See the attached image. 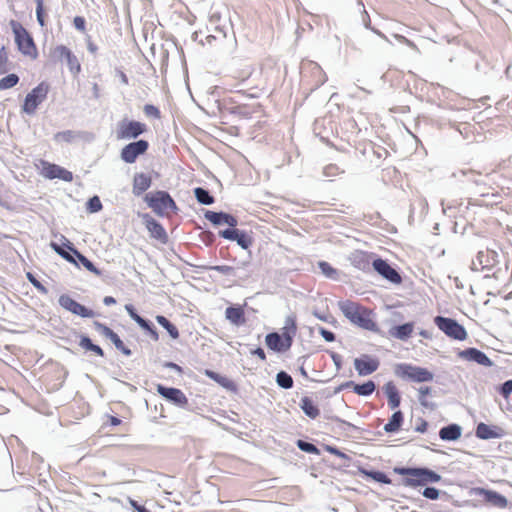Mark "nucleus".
<instances>
[{
	"label": "nucleus",
	"mask_w": 512,
	"mask_h": 512,
	"mask_svg": "<svg viewBox=\"0 0 512 512\" xmlns=\"http://www.w3.org/2000/svg\"><path fill=\"white\" fill-rule=\"evenodd\" d=\"M143 111H144L145 115L148 117H153V118L158 119L161 116L160 110L152 104H146L144 106Z\"/></svg>",
	"instance_id": "obj_64"
},
{
	"label": "nucleus",
	"mask_w": 512,
	"mask_h": 512,
	"mask_svg": "<svg viewBox=\"0 0 512 512\" xmlns=\"http://www.w3.org/2000/svg\"><path fill=\"white\" fill-rule=\"evenodd\" d=\"M225 214L226 212L223 211H211L207 210L204 214V217L210 221L215 226H220L225 224Z\"/></svg>",
	"instance_id": "obj_46"
},
{
	"label": "nucleus",
	"mask_w": 512,
	"mask_h": 512,
	"mask_svg": "<svg viewBox=\"0 0 512 512\" xmlns=\"http://www.w3.org/2000/svg\"><path fill=\"white\" fill-rule=\"evenodd\" d=\"M475 435L479 439L489 440L503 437L504 431L498 426H490L481 422L476 427Z\"/></svg>",
	"instance_id": "obj_22"
},
{
	"label": "nucleus",
	"mask_w": 512,
	"mask_h": 512,
	"mask_svg": "<svg viewBox=\"0 0 512 512\" xmlns=\"http://www.w3.org/2000/svg\"><path fill=\"white\" fill-rule=\"evenodd\" d=\"M58 303L63 309L82 318H93L96 316V313L92 309L78 303L68 294L60 295Z\"/></svg>",
	"instance_id": "obj_10"
},
{
	"label": "nucleus",
	"mask_w": 512,
	"mask_h": 512,
	"mask_svg": "<svg viewBox=\"0 0 512 512\" xmlns=\"http://www.w3.org/2000/svg\"><path fill=\"white\" fill-rule=\"evenodd\" d=\"M210 30L213 31L212 34L207 35L206 41L208 44L212 43V40L224 39L227 35V25L224 23H217L214 25H209Z\"/></svg>",
	"instance_id": "obj_36"
},
{
	"label": "nucleus",
	"mask_w": 512,
	"mask_h": 512,
	"mask_svg": "<svg viewBox=\"0 0 512 512\" xmlns=\"http://www.w3.org/2000/svg\"><path fill=\"white\" fill-rule=\"evenodd\" d=\"M138 215L142 219L151 238L158 240L162 244L168 242V235L160 222L154 219L149 213H139Z\"/></svg>",
	"instance_id": "obj_11"
},
{
	"label": "nucleus",
	"mask_w": 512,
	"mask_h": 512,
	"mask_svg": "<svg viewBox=\"0 0 512 512\" xmlns=\"http://www.w3.org/2000/svg\"><path fill=\"white\" fill-rule=\"evenodd\" d=\"M343 172L344 171L341 170L336 164H329V165L325 166L323 169V175L325 177H334Z\"/></svg>",
	"instance_id": "obj_62"
},
{
	"label": "nucleus",
	"mask_w": 512,
	"mask_h": 512,
	"mask_svg": "<svg viewBox=\"0 0 512 512\" xmlns=\"http://www.w3.org/2000/svg\"><path fill=\"white\" fill-rule=\"evenodd\" d=\"M499 394L507 399L512 393V379L506 380L502 384H500L497 388Z\"/></svg>",
	"instance_id": "obj_60"
},
{
	"label": "nucleus",
	"mask_w": 512,
	"mask_h": 512,
	"mask_svg": "<svg viewBox=\"0 0 512 512\" xmlns=\"http://www.w3.org/2000/svg\"><path fill=\"white\" fill-rule=\"evenodd\" d=\"M265 343L270 350L277 353L286 352L292 346V343L286 342L278 332L268 333L265 337Z\"/></svg>",
	"instance_id": "obj_20"
},
{
	"label": "nucleus",
	"mask_w": 512,
	"mask_h": 512,
	"mask_svg": "<svg viewBox=\"0 0 512 512\" xmlns=\"http://www.w3.org/2000/svg\"><path fill=\"white\" fill-rule=\"evenodd\" d=\"M434 323L439 330L454 340L463 341L467 338V331L464 326L453 318L436 316Z\"/></svg>",
	"instance_id": "obj_7"
},
{
	"label": "nucleus",
	"mask_w": 512,
	"mask_h": 512,
	"mask_svg": "<svg viewBox=\"0 0 512 512\" xmlns=\"http://www.w3.org/2000/svg\"><path fill=\"white\" fill-rule=\"evenodd\" d=\"M351 264L359 270L367 271L370 269L372 265L370 261V256L362 251H356L350 256Z\"/></svg>",
	"instance_id": "obj_28"
},
{
	"label": "nucleus",
	"mask_w": 512,
	"mask_h": 512,
	"mask_svg": "<svg viewBox=\"0 0 512 512\" xmlns=\"http://www.w3.org/2000/svg\"><path fill=\"white\" fill-rule=\"evenodd\" d=\"M62 238L67 241L66 247L70 249V251L73 252L75 255V259L79 265H82L85 267L89 272L93 273L96 276H101L102 272L100 269H98L92 261H90L85 255H83L68 239H66L64 236Z\"/></svg>",
	"instance_id": "obj_21"
},
{
	"label": "nucleus",
	"mask_w": 512,
	"mask_h": 512,
	"mask_svg": "<svg viewBox=\"0 0 512 512\" xmlns=\"http://www.w3.org/2000/svg\"><path fill=\"white\" fill-rule=\"evenodd\" d=\"M380 365L377 358H373L369 355H363L360 358L354 360V367L360 376H367L374 373Z\"/></svg>",
	"instance_id": "obj_19"
},
{
	"label": "nucleus",
	"mask_w": 512,
	"mask_h": 512,
	"mask_svg": "<svg viewBox=\"0 0 512 512\" xmlns=\"http://www.w3.org/2000/svg\"><path fill=\"white\" fill-rule=\"evenodd\" d=\"M225 317L235 326H242L246 323L245 312L240 305H231L225 310Z\"/></svg>",
	"instance_id": "obj_25"
},
{
	"label": "nucleus",
	"mask_w": 512,
	"mask_h": 512,
	"mask_svg": "<svg viewBox=\"0 0 512 512\" xmlns=\"http://www.w3.org/2000/svg\"><path fill=\"white\" fill-rule=\"evenodd\" d=\"M67 245V242L63 244V246H60L59 244L55 243V242H51L50 246L51 248L57 253L59 254L62 258H64L66 261L70 262V263H73L75 264L76 266H78V263L75 259V255L73 254L72 251H70V249H68L66 247Z\"/></svg>",
	"instance_id": "obj_38"
},
{
	"label": "nucleus",
	"mask_w": 512,
	"mask_h": 512,
	"mask_svg": "<svg viewBox=\"0 0 512 512\" xmlns=\"http://www.w3.org/2000/svg\"><path fill=\"white\" fill-rule=\"evenodd\" d=\"M26 277L28 281L43 295L48 294V289L35 277L31 272H27Z\"/></svg>",
	"instance_id": "obj_55"
},
{
	"label": "nucleus",
	"mask_w": 512,
	"mask_h": 512,
	"mask_svg": "<svg viewBox=\"0 0 512 512\" xmlns=\"http://www.w3.org/2000/svg\"><path fill=\"white\" fill-rule=\"evenodd\" d=\"M441 491L435 487L427 486L423 489L422 495L429 500H437Z\"/></svg>",
	"instance_id": "obj_61"
},
{
	"label": "nucleus",
	"mask_w": 512,
	"mask_h": 512,
	"mask_svg": "<svg viewBox=\"0 0 512 512\" xmlns=\"http://www.w3.org/2000/svg\"><path fill=\"white\" fill-rule=\"evenodd\" d=\"M393 472L403 476L401 485L411 488L437 483L442 479L440 474L427 467L396 466L393 468Z\"/></svg>",
	"instance_id": "obj_1"
},
{
	"label": "nucleus",
	"mask_w": 512,
	"mask_h": 512,
	"mask_svg": "<svg viewBox=\"0 0 512 512\" xmlns=\"http://www.w3.org/2000/svg\"><path fill=\"white\" fill-rule=\"evenodd\" d=\"M157 323L162 326L170 335L172 339H178L179 338V330L178 328L165 316L163 315H157L156 316Z\"/></svg>",
	"instance_id": "obj_41"
},
{
	"label": "nucleus",
	"mask_w": 512,
	"mask_h": 512,
	"mask_svg": "<svg viewBox=\"0 0 512 512\" xmlns=\"http://www.w3.org/2000/svg\"><path fill=\"white\" fill-rule=\"evenodd\" d=\"M149 149V142L145 139L133 141L125 145L120 153L121 159L128 164L135 163L140 155H143Z\"/></svg>",
	"instance_id": "obj_9"
},
{
	"label": "nucleus",
	"mask_w": 512,
	"mask_h": 512,
	"mask_svg": "<svg viewBox=\"0 0 512 512\" xmlns=\"http://www.w3.org/2000/svg\"><path fill=\"white\" fill-rule=\"evenodd\" d=\"M102 208H103L102 202L97 195L89 198L86 203V209L90 213H97V212L101 211Z\"/></svg>",
	"instance_id": "obj_51"
},
{
	"label": "nucleus",
	"mask_w": 512,
	"mask_h": 512,
	"mask_svg": "<svg viewBox=\"0 0 512 512\" xmlns=\"http://www.w3.org/2000/svg\"><path fill=\"white\" fill-rule=\"evenodd\" d=\"M10 26L14 33L15 43L18 50L25 56L36 58L37 48L33 37L29 34V32L23 27L21 23L16 20H11Z\"/></svg>",
	"instance_id": "obj_5"
},
{
	"label": "nucleus",
	"mask_w": 512,
	"mask_h": 512,
	"mask_svg": "<svg viewBox=\"0 0 512 512\" xmlns=\"http://www.w3.org/2000/svg\"><path fill=\"white\" fill-rule=\"evenodd\" d=\"M458 357L470 362H475L484 367H491L493 365L492 360L481 350L470 347L464 350H460L457 353Z\"/></svg>",
	"instance_id": "obj_17"
},
{
	"label": "nucleus",
	"mask_w": 512,
	"mask_h": 512,
	"mask_svg": "<svg viewBox=\"0 0 512 512\" xmlns=\"http://www.w3.org/2000/svg\"><path fill=\"white\" fill-rule=\"evenodd\" d=\"M362 22L366 29L371 30L374 34H376L377 36H379L380 38H382L389 44H392V42L389 40V38L384 33H382L380 30H378L377 28H375L374 26L371 25L370 16L366 11H364V15L362 17Z\"/></svg>",
	"instance_id": "obj_47"
},
{
	"label": "nucleus",
	"mask_w": 512,
	"mask_h": 512,
	"mask_svg": "<svg viewBox=\"0 0 512 512\" xmlns=\"http://www.w3.org/2000/svg\"><path fill=\"white\" fill-rule=\"evenodd\" d=\"M140 327L146 331V333L151 337L152 340L158 341L159 340V334L155 327V325L148 319H146Z\"/></svg>",
	"instance_id": "obj_53"
},
{
	"label": "nucleus",
	"mask_w": 512,
	"mask_h": 512,
	"mask_svg": "<svg viewBox=\"0 0 512 512\" xmlns=\"http://www.w3.org/2000/svg\"><path fill=\"white\" fill-rule=\"evenodd\" d=\"M281 336H283L286 342L293 344V339L297 332V324L295 316H287L283 328L281 329Z\"/></svg>",
	"instance_id": "obj_31"
},
{
	"label": "nucleus",
	"mask_w": 512,
	"mask_h": 512,
	"mask_svg": "<svg viewBox=\"0 0 512 512\" xmlns=\"http://www.w3.org/2000/svg\"><path fill=\"white\" fill-rule=\"evenodd\" d=\"M252 67L251 66H246L244 69H242L241 71H235L234 74H233V77L236 78V79H239L241 80L242 82L249 79L251 74H252Z\"/></svg>",
	"instance_id": "obj_63"
},
{
	"label": "nucleus",
	"mask_w": 512,
	"mask_h": 512,
	"mask_svg": "<svg viewBox=\"0 0 512 512\" xmlns=\"http://www.w3.org/2000/svg\"><path fill=\"white\" fill-rule=\"evenodd\" d=\"M93 326L97 332L108 339L112 338V336L115 334V332L110 327L99 321H94Z\"/></svg>",
	"instance_id": "obj_54"
},
{
	"label": "nucleus",
	"mask_w": 512,
	"mask_h": 512,
	"mask_svg": "<svg viewBox=\"0 0 512 512\" xmlns=\"http://www.w3.org/2000/svg\"><path fill=\"white\" fill-rule=\"evenodd\" d=\"M84 132L74 130H64L54 134L53 139L55 142H66L72 143L77 139H81L84 136Z\"/></svg>",
	"instance_id": "obj_34"
},
{
	"label": "nucleus",
	"mask_w": 512,
	"mask_h": 512,
	"mask_svg": "<svg viewBox=\"0 0 512 512\" xmlns=\"http://www.w3.org/2000/svg\"><path fill=\"white\" fill-rule=\"evenodd\" d=\"M498 254L493 250L479 251L476 259L472 261V270H489L498 263Z\"/></svg>",
	"instance_id": "obj_16"
},
{
	"label": "nucleus",
	"mask_w": 512,
	"mask_h": 512,
	"mask_svg": "<svg viewBox=\"0 0 512 512\" xmlns=\"http://www.w3.org/2000/svg\"><path fill=\"white\" fill-rule=\"evenodd\" d=\"M307 65H308L311 73L316 78L315 84H314L312 90L317 89L318 87H320L327 81V76H326L325 72L322 70V68L317 63L309 62Z\"/></svg>",
	"instance_id": "obj_37"
},
{
	"label": "nucleus",
	"mask_w": 512,
	"mask_h": 512,
	"mask_svg": "<svg viewBox=\"0 0 512 512\" xmlns=\"http://www.w3.org/2000/svg\"><path fill=\"white\" fill-rule=\"evenodd\" d=\"M343 315L354 325L368 330L377 331V324L370 318V312L360 304L351 300H344L338 303Z\"/></svg>",
	"instance_id": "obj_2"
},
{
	"label": "nucleus",
	"mask_w": 512,
	"mask_h": 512,
	"mask_svg": "<svg viewBox=\"0 0 512 512\" xmlns=\"http://www.w3.org/2000/svg\"><path fill=\"white\" fill-rule=\"evenodd\" d=\"M146 131V124L136 120L124 119L118 124L117 138L126 140L136 139Z\"/></svg>",
	"instance_id": "obj_8"
},
{
	"label": "nucleus",
	"mask_w": 512,
	"mask_h": 512,
	"mask_svg": "<svg viewBox=\"0 0 512 512\" xmlns=\"http://www.w3.org/2000/svg\"><path fill=\"white\" fill-rule=\"evenodd\" d=\"M36 2V18L41 27L45 26V12L43 0H35Z\"/></svg>",
	"instance_id": "obj_57"
},
{
	"label": "nucleus",
	"mask_w": 512,
	"mask_h": 512,
	"mask_svg": "<svg viewBox=\"0 0 512 512\" xmlns=\"http://www.w3.org/2000/svg\"><path fill=\"white\" fill-rule=\"evenodd\" d=\"M318 267L321 270L322 274L325 275L329 279H337L338 277V271L333 268L328 262L326 261H319Z\"/></svg>",
	"instance_id": "obj_49"
},
{
	"label": "nucleus",
	"mask_w": 512,
	"mask_h": 512,
	"mask_svg": "<svg viewBox=\"0 0 512 512\" xmlns=\"http://www.w3.org/2000/svg\"><path fill=\"white\" fill-rule=\"evenodd\" d=\"M152 185V177L149 174L140 172L135 173L132 183V193L134 196H141Z\"/></svg>",
	"instance_id": "obj_23"
},
{
	"label": "nucleus",
	"mask_w": 512,
	"mask_h": 512,
	"mask_svg": "<svg viewBox=\"0 0 512 512\" xmlns=\"http://www.w3.org/2000/svg\"><path fill=\"white\" fill-rule=\"evenodd\" d=\"M296 445L303 452H306L309 454L320 455L319 448L311 442L299 439V440H297Z\"/></svg>",
	"instance_id": "obj_50"
},
{
	"label": "nucleus",
	"mask_w": 512,
	"mask_h": 512,
	"mask_svg": "<svg viewBox=\"0 0 512 512\" xmlns=\"http://www.w3.org/2000/svg\"><path fill=\"white\" fill-rule=\"evenodd\" d=\"M199 239L206 246H211L216 240V235L210 230H204L199 234Z\"/></svg>",
	"instance_id": "obj_58"
},
{
	"label": "nucleus",
	"mask_w": 512,
	"mask_h": 512,
	"mask_svg": "<svg viewBox=\"0 0 512 512\" xmlns=\"http://www.w3.org/2000/svg\"><path fill=\"white\" fill-rule=\"evenodd\" d=\"M325 450L328 451L329 453H331L333 455H336L339 458L343 459L345 461L343 463L344 467H348L349 466V461L351 460V458L347 454H345L344 452L339 450L337 447L331 446V445H326L325 446Z\"/></svg>",
	"instance_id": "obj_56"
},
{
	"label": "nucleus",
	"mask_w": 512,
	"mask_h": 512,
	"mask_svg": "<svg viewBox=\"0 0 512 512\" xmlns=\"http://www.w3.org/2000/svg\"><path fill=\"white\" fill-rule=\"evenodd\" d=\"M394 372L397 377L415 383L431 382L434 379V374L427 368L410 363L397 364Z\"/></svg>",
	"instance_id": "obj_4"
},
{
	"label": "nucleus",
	"mask_w": 512,
	"mask_h": 512,
	"mask_svg": "<svg viewBox=\"0 0 512 512\" xmlns=\"http://www.w3.org/2000/svg\"><path fill=\"white\" fill-rule=\"evenodd\" d=\"M218 235L226 240L235 241L244 250L249 249L253 244L252 236L245 230L223 229Z\"/></svg>",
	"instance_id": "obj_15"
},
{
	"label": "nucleus",
	"mask_w": 512,
	"mask_h": 512,
	"mask_svg": "<svg viewBox=\"0 0 512 512\" xmlns=\"http://www.w3.org/2000/svg\"><path fill=\"white\" fill-rule=\"evenodd\" d=\"M376 390V384L372 380H368L362 384H354L353 392L359 396H370Z\"/></svg>",
	"instance_id": "obj_43"
},
{
	"label": "nucleus",
	"mask_w": 512,
	"mask_h": 512,
	"mask_svg": "<svg viewBox=\"0 0 512 512\" xmlns=\"http://www.w3.org/2000/svg\"><path fill=\"white\" fill-rule=\"evenodd\" d=\"M276 383L285 390L291 389L294 385L292 376L285 371H280L276 374Z\"/></svg>",
	"instance_id": "obj_45"
},
{
	"label": "nucleus",
	"mask_w": 512,
	"mask_h": 512,
	"mask_svg": "<svg viewBox=\"0 0 512 512\" xmlns=\"http://www.w3.org/2000/svg\"><path fill=\"white\" fill-rule=\"evenodd\" d=\"M434 390L428 386H421L418 388V402L419 404L430 411H434L437 408V404L435 402L429 401L427 396H433Z\"/></svg>",
	"instance_id": "obj_30"
},
{
	"label": "nucleus",
	"mask_w": 512,
	"mask_h": 512,
	"mask_svg": "<svg viewBox=\"0 0 512 512\" xmlns=\"http://www.w3.org/2000/svg\"><path fill=\"white\" fill-rule=\"evenodd\" d=\"M373 269L387 281L393 284H400L402 277L400 273L393 268L386 260L376 258L372 261Z\"/></svg>",
	"instance_id": "obj_14"
},
{
	"label": "nucleus",
	"mask_w": 512,
	"mask_h": 512,
	"mask_svg": "<svg viewBox=\"0 0 512 512\" xmlns=\"http://www.w3.org/2000/svg\"><path fill=\"white\" fill-rule=\"evenodd\" d=\"M458 173L460 175H462V176H472L473 177V183L476 186H482V185L485 186L487 184L486 179L489 178V174H486V175L482 176V174L480 172H477V171L471 170V169L459 170Z\"/></svg>",
	"instance_id": "obj_44"
},
{
	"label": "nucleus",
	"mask_w": 512,
	"mask_h": 512,
	"mask_svg": "<svg viewBox=\"0 0 512 512\" xmlns=\"http://www.w3.org/2000/svg\"><path fill=\"white\" fill-rule=\"evenodd\" d=\"M156 390L160 396L177 407L185 408L188 404L186 395L178 388L166 387L162 384H158Z\"/></svg>",
	"instance_id": "obj_13"
},
{
	"label": "nucleus",
	"mask_w": 512,
	"mask_h": 512,
	"mask_svg": "<svg viewBox=\"0 0 512 512\" xmlns=\"http://www.w3.org/2000/svg\"><path fill=\"white\" fill-rule=\"evenodd\" d=\"M194 196L198 203L202 205H211L215 202L214 196L210 193V191L203 187H196L194 189Z\"/></svg>",
	"instance_id": "obj_40"
},
{
	"label": "nucleus",
	"mask_w": 512,
	"mask_h": 512,
	"mask_svg": "<svg viewBox=\"0 0 512 512\" xmlns=\"http://www.w3.org/2000/svg\"><path fill=\"white\" fill-rule=\"evenodd\" d=\"M144 202L159 217L168 215V210L174 213H177L179 210L175 200L164 190L147 193L144 196Z\"/></svg>",
	"instance_id": "obj_3"
},
{
	"label": "nucleus",
	"mask_w": 512,
	"mask_h": 512,
	"mask_svg": "<svg viewBox=\"0 0 512 512\" xmlns=\"http://www.w3.org/2000/svg\"><path fill=\"white\" fill-rule=\"evenodd\" d=\"M125 310L127 311L128 315L140 326L146 318L140 316L135 307L132 304H126Z\"/></svg>",
	"instance_id": "obj_59"
},
{
	"label": "nucleus",
	"mask_w": 512,
	"mask_h": 512,
	"mask_svg": "<svg viewBox=\"0 0 512 512\" xmlns=\"http://www.w3.org/2000/svg\"><path fill=\"white\" fill-rule=\"evenodd\" d=\"M461 434V426L455 423L446 425L439 431V437L443 441H455L461 437Z\"/></svg>",
	"instance_id": "obj_27"
},
{
	"label": "nucleus",
	"mask_w": 512,
	"mask_h": 512,
	"mask_svg": "<svg viewBox=\"0 0 512 512\" xmlns=\"http://www.w3.org/2000/svg\"><path fill=\"white\" fill-rule=\"evenodd\" d=\"M50 90V85L42 81L34 87L25 97L22 104V112L28 115H34L38 106L46 100Z\"/></svg>",
	"instance_id": "obj_6"
},
{
	"label": "nucleus",
	"mask_w": 512,
	"mask_h": 512,
	"mask_svg": "<svg viewBox=\"0 0 512 512\" xmlns=\"http://www.w3.org/2000/svg\"><path fill=\"white\" fill-rule=\"evenodd\" d=\"M384 394L388 399V406L391 410L398 408L401 404L400 392L393 381H388L383 386Z\"/></svg>",
	"instance_id": "obj_24"
},
{
	"label": "nucleus",
	"mask_w": 512,
	"mask_h": 512,
	"mask_svg": "<svg viewBox=\"0 0 512 512\" xmlns=\"http://www.w3.org/2000/svg\"><path fill=\"white\" fill-rule=\"evenodd\" d=\"M359 472L371 479H373L376 482L382 483V484H391V479L386 475V473L378 470H367L365 468L360 467Z\"/></svg>",
	"instance_id": "obj_39"
},
{
	"label": "nucleus",
	"mask_w": 512,
	"mask_h": 512,
	"mask_svg": "<svg viewBox=\"0 0 512 512\" xmlns=\"http://www.w3.org/2000/svg\"><path fill=\"white\" fill-rule=\"evenodd\" d=\"M482 493L484 495L485 502L494 507L505 508L508 504L506 497L496 491L483 489Z\"/></svg>",
	"instance_id": "obj_29"
},
{
	"label": "nucleus",
	"mask_w": 512,
	"mask_h": 512,
	"mask_svg": "<svg viewBox=\"0 0 512 512\" xmlns=\"http://www.w3.org/2000/svg\"><path fill=\"white\" fill-rule=\"evenodd\" d=\"M404 422V415L401 410L395 411L389 418L388 423L384 425V431L386 433L397 432Z\"/></svg>",
	"instance_id": "obj_33"
},
{
	"label": "nucleus",
	"mask_w": 512,
	"mask_h": 512,
	"mask_svg": "<svg viewBox=\"0 0 512 512\" xmlns=\"http://www.w3.org/2000/svg\"><path fill=\"white\" fill-rule=\"evenodd\" d=\"M109 340L114 344L116 349L123 353L125 356L132 355L131 349L125 346V344L123 343V341L121 340L117 333H115L114 336H112V338H110Z\"/></svg>",
	"instance_id": "obj_52"
},
{
	"label": "nucleus",
	"mask_w": 512,
	"mask_h": 512,
	"mask_svg": "<svg viewBox=\"0 0 512 512\" xmlns=\"http://www.w3.org/2000/svg\"><path fill=\"white\" fill-rule=\"evenodd\" d=\"M19 82L17 74L11 73L0 79V90L10 89Z\"/></svg>",
	"instance_id": "obj_48"
},
{
	"label": "nucleus",
	"mask_w": 512,
	"mask_h": 512,
	"mask_svg": "<svg viewBox=\"0 0 512 512\" xmlns=\"http://www.w3.org/2000/svg\"><path fill=\"white\" fill-rule=\"evenodd\" d=\"M42 175L47 179H61L66 182H71L73 180L72 172L67 169L48 162H44Z\"/></svg>",
	"instance_id": "obj_18"
},
{
	"label": "nucleus",
	"mask_w": 512,
	"mask_h": 512,
	"mask_svg": "<svg viewBox=\"0 0 512 512\" xmlns=\"http://www.w3.org/2000/svg\"><path fill=\"white\" fill-rule=\"evenodd\" d=\"M52 56L60 61L65 59L67 62L68 69L73 75H78L80 73L81 64L78 58L65 45L56 46L52 52Z\"/></svg>",
	"instance_id": "obj_12"
},
{
	"label": "nucleus",
	"mask_w": 512,
	"mask_h": 512,
	"mask_svg": "<svg viewBox=\"0 0 512 512\" xmlns=\"http://www.w3.org/2000/svg\"><path fill=\"white\" fill-rule=\"evenodd\" d=\"M414 329L413 322H407L401 325H396L390 328L389 334L393 338L406 341L411 337V334Z\"/></svg>",
	"instance_id": "obj_26"
},
{
	"label": "nucleus",
	"mask_w": 512,
	"mask_h": 512,
	"mask_svg": "<svg viewBox=\"0 0 512 512\" xmlns=\"http://www.w3.org/2000/svg\"><path fill=\"white\" fill-rule=\"evenodd\" d=\"M299 406L303 413L311 419H316L320 414L319 408L314 403V401L308 396H304L301 398Z\"/></svg>",
	"instance_id": "obj_32"
},
{
	"label": "nucleus",
	"mask_w": 512,
	"mask_h": 512,
	"mask_svg": "<svg viewBox=\"0 0 512 512\" xmlns=\"http://www.w3.org/2000/svg\"><path fill=\"white\" fill-rule=\"evenodd\" d=\"M79 346L86 351H91L95 353L97 356L104 357V350L97 344H94L89 336L85 334H81L79 336Z\"/></svg>",
	"instance_id": "obj_35"
},
{
	"label": "nucleus",
	"mask_w": 512,
	"mask_h": 512,
	"mask_svg": "<svg viewBox=\"0 0 512 512\" xmlns=\"http://www.w3.org/2000/svg\"><path fill=\"white\" fill-rule=\"evenodd\" d=\"M205 375L208 376L210 379L214 380L216 383L220 384L222 387L229 390H235V384L227 377L222 376L219 373L214 372L212 370H206Z\"/></svg>",
	"instance_id": "obj_42"
}]
</instances>
